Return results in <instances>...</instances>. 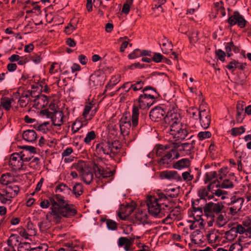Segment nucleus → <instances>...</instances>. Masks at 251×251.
Masks as SVG:
<instances>
[{
    "label": "nucleus",
    "instance_id": "6e6d98bb",
    "mask_svg": "<svg viewBox=\"0 0 251 251\" xmlns=\"http://www.w3.org/2000/svg\"><path fill=\"white\" fill-rule=\"evenodd\" d=\"M181 180L183 179L187 182L192 181L194 178V175L191 174V171H186L182 174Z\"/></svg>",
    "mask_w": 251,
    "mask_h": 251
},
{
    "label": "nucleus",
    "instance_id": "2f4dec72",
    "mask_svg": "<svg viewBox=\"0 0 251 251\" xmlns=\"http://www.w3.org/2000/svg\"><path fill=\"white\" fill-rule=\"evenodd\" d=\"M15 100L13 97L12 96L11 98L8 97H3L1 98L0 103L3 108L6 110L9 111L12 107V102Z\"/></svg>",
    "mask_w": 251,
    "mask_h": 251
},
{
    "label": "nucleus",
    "instance_id": "680f3d73",
    "mask_svg": "<svg viewBox=\"0 0 251 251\" xmlns=\"http://www.w3.org/2000/svg\"><path fill=\"white\" fill-rule=\"evenodd\" d=\"M245 128L242 126L238 128L234 127L231 129V133L233 136H236L243 133L245 132Z\"/></svg>",
    "mask_w": 251,
    "mask_h": 251
},
{
    "label": "nucleus",
    "instance_id": "c9c22d12",
    "mask_svg": "<svg viewBox=\"0 0 251 251\" xmlns=\"http://www.w3.org/2000/svg\"><path fill=\"white\" fill-rule=\"evenodd\" d=\"M72 168L76 170L79 173V175L83 172L86 168L85 163L82 160H78L72 164Z\"/></svg>",
    "mask_w": 251,
    "mask_h": 251
},
{
    "label": "nucleus",
    "instance_id": "338daca9",
    "mask_svg": "<svg viewBox=\"0 0 251 251\" xmlns=\"http://www.w3.org/2000/svg\"><path fill=\"white\" fill-rule=\"evenodd\" d=\"M106 225L108 228L110 230H114L117 228V224L116 222L112 220H107Z\"/></svg>",
    "mask_w": 251,
    "mask_h": 251
},
{
    "label": "nucleus",
    "instance_id": "4be33fe9",
    "mask_svg": "<svg viewBox=\"0 0 251 251\" xmlns=\"http://www.w3.org/2000/svg\"><path fill=\"white\" fill-rule=\"evenodd\" d=\"M94 170L96 177L100 179L109 177L113 176L114 174V171L104 170L97 165L94 166Z\"/></svg>",
    "mask_w": 251,
    "mask_h": 251
},
{
    "label": "nucleus",
    "instance_id": "79ce46f5",
    "mask_svg": "<svg viewBox=\"0 0 251 251\" xmlns=\"http://www.w3.org/2000/svg\"><path fill=\"white\" fill-rule=\"evenodd\" d=\"M194 208V219L197 222H199L201 220L200 222V224H202L203 220L201 218V216L202 215V208L200 207H198L197 208L193 207Z\"/></svg>",
    "mask_w": 251,
    "mask_h": 251
},
{
    "label": "nucleus",
    "instance_id": "5fc2aeb1",
    "mask_svg": "<svg viewBox=\"0 0 251 251\" xmlns=\"http://www.w3.org/2000/svg\"><path fill=\"white\" fill-rule=\"evenodd\" d=\"M83 126L82 122L79 120H75L72 124L71 131L72 134H75Z\"/></svg>",
    "mask_w": 251,
    "mask_h": 251
},
{
    "label": "nucleus",
    "instance_id": "b1692460",
    "mask_svg": "<svg viewBox=\"0 0 251 251\" xmlns=\"http://www.w3.org/2000/svg\"><path fill=\"white\" fill-rule=\"evenodd\" d=\"M134 208L130 205H126L121 207L118 216L122 220H126L133 212Z\"/></svg>",
    "mask_w": 251,
    "mask_h": 251
},
{
    "label": "nucleus",
    "instance_id": "4c0bfd02",
    "mask_svg": "<svg viewBox=\"0 0 251 251\" xmlns=\"http://www.w3.org/2000/svg\"><path fill=\"white\" fill-rule=\"evenodd\" d=\"M56 192L63 193L64 194H69L71 189L66 184L61 183L56 186Z\"/></svg>",
    "mask_w": 251,
    "mask_h": 251
},
{
    "label": "nucleus",
    "instance_id": "39448f33",
    "mask_svg": "<svg viewBox=\"0 0 251 251\" xmlns=\"http://www.w3.org/2000/svg\"><path fill=\"white\" fill-rule=\"evenodd\" d=\"M139 109L137 106H134L132 108L131 123L129 119L126 117H123L120 121V127L121 133L124 135L128 134L129 130L131 125L133 127L138 124Z\"/></svg>",
    "mask_w": 251,
    "mask_h": 251
},
{
    "label": "nucleus",
    "instance_id": "dca6fc26",
    "mask_svg": "<svg viewBox=\"0 0 251 251\" xmlns=\"http://www.w3.org/2000/svg\"><path fill=\"white\" fill-rule=\"evenodd\" d=\"M109 142H101L98 144L96 146V152L98 155L102 156L107 155L111 156Z\"/></svg>",
    "mask_w": 251,
    "mask_h": 251
},
{
    "label": "nucleus",
    "instance_id": "72a5a7b5",
    "mask_svg": "<svg viewBox=\"0 0 251 251\" xmlns=\"http://www.w3.org/2000/svg\"><path fill=\"white\" fill-rule=\"evenodd\" d=\"M205 238L209 243H214L219 241V235L217 231L211 230L206 234Z\"/></svg>",
    "mask_w": 251,
    "mask_h": 251
},
{
    "label": "nucleus",
    "instance_id": "0e129e2a",
    "mask_svg": "<svg viewBox=\"0 0 251 251\" xmlns=\"http://www.w3.org/2000/svg\"><path fill=\"white\" fill-rule=\"evenodd\" d=\"M235 48V46L233 43H226L225 45V50L227 53L228 57H230L232 53H231V50Z\"/></svg>",
    "mask_w": 251,
    "mask_h": 251
},
{
    "label": "nucleus",
    "instance_id": "09e8293b",
    "mask_svg": "<svg viewBox=\"0 0 251 251\" xmlns=\"http://www.w3.org/2000/svg\"><path fill=\"white\" fill-rule=\"evenodd\" d=\"M199 32L197 30L192 29L191 33L189 35L190 42L192 44L196 43L199 40Z\"/></svg>",
    "mask_w": 251,
    "mask_h": 251
},
{
    "label": "nucleus",
    "instance_id": "052dcab7",
    "mask_svg": "<svg viewBox=\"0 0 251 251\" xmlns=\"http://www.w3.org/2000/svg\"><path fill=\"white\" fill-rule=\"evenodd\" d=\"M10 182V177L9 175L3 174L2 175L0 178V182L3 185H9L11 183Z\"/></svg>",
    "mask_w": 251,
    "mask_h": 251
},
{
    "label": "nucleus",
    "instance_id": "0eeeda50",
    "mask_svg": "<svg viewBox=\"0 0 251 251\" xmlns=\"http://www.w3.org/2000/svg\"><path fill=\"white\" fill-rule=\"evenodd\" d=\"M19 192V188L15 184L7 186L5 188L0 191V202L5 204H10Z\"/></svg>",
    "mask_w": 251,
    "mask_h": 251
},
{
    "label": "nucleus",
    "instance_id": "7c9ffc66",
    "mask_svg": "<svg viewBox=\"0 0 251 251\" xmlns=\"http://www.w3.org/2000/svg\"><path fill=\"white\" fill-rule=\"evenodd\" d=\"M190 165V161L188 158H183L176 161L174 164V168L177 170H181L184 168L189 167Z\"/></svg>",
    "mask_w": 251,
    "mask_h": 251
},
{
    "label": "nucleus",
    "instance_id": "412c9836",
    "mask_svg": "<svg viewBox=\"0 0 251 251\" xmlns=\"http://www.w3.org/2000/svg\"><path fill=\"white\" fill-rule=\"evenodd\" d=\"M48 104V98L44 95H38L32 100V106L40 109L46 106Z\"/></svg>",
    "mask_w": 251,
    "mask_h": 251
},
{
    "label": "nucleus",
    "instance_id": "423d86ee",
    "mask_svg": "<svg viewBox=\"0 0 251 251\" xmlns=\"http://www.w3.org/2000/svg\"><path fill=\"white\" fill-rule=\"evenodd\" d=\"M224 208V205L220 203L209 202L206 203L203 208L205 216L207 217V223L208 226H212L215 221L214 213L219 214Z\"/></svg>",
    "mask_w": 251,
    "mask_h": 251
},
{
    "label": "nucleus",
    "instance_id": "2eb2a0df",
    "mask_svg": "<svg viewBox=\"0 0 251 251\" xmlns=\"http://www.w3.org/2000/svg\"><path fill=\"white\" fill-rule=\"evenodd\" d=\"M133 222L138 224L145 225L149 224L148 216L146 211H143L139 209H137L133 217Z\"/></svg>",
    "mask_w": 251,
    "mask_h": 251
},
{
    "label": "nucleus",
    "instance_id": "de8ad7c7",
    "mask_svg": "<svg viewBox=\"0 0 251 251\" xmlns=\"http://www.w3.org/2000/svg\"><path fill=\"white\" fill-rule=\"evenodd\" d=\"M237 236V234L232 227L229 230L225 233V237L228 241H233Z\"/></svg>",
    "mask_w": 251,
    "mask_h": 251
},
{
    "label": "nucleus",
    "instance_id": "58836bf2",
    "mask_svg": "<svg viewBox=\"0 0 251 251\" xmlns=\"http://www.w3.org/2000/svg\"><path fill=\"white\" fill-rule=\"evenodd\" d=\"M173 49L172 43L165 38L163 40L162 50L164 53L168 54Z\"/></svg>",
    "mask_w": 251,
    "mask_h": 251
},
{
    "label": "nucleus",
    "instance_id": "ddd939ff",
    "mask_svg": "<svg viewBox=\"0 0 251 251\" xmlns=\"http://www.w3.org/2000/svg\"><path fill=\"white\" fill-rule=\"evenodd\" d=\"M135 239L134 236L130 237L129 238L120 237L118 239V246L119 247H124L125 251H132L133 250L132 246Z\"/></svg>",
    "mask_w": 251,
    "mask_h": 251
},
{
    "label": "nucleus",
    "instance_id": "a19ab883",
    "mask_svg": "<svg viewBox=\"0 0 251 251\" xmlns=\"http://www.w3.org/2000/svg\"><path fill=\"white\" fill-rule=\"evenodd\" d=\"M226 219L224 215L222 214H219L216 219H215L214 223L217 226L221 227L224 226L226 223Z\"/></svg>",
    "mask_w": 251,
    "mask_h": 251
},
{
    "label": "nucleus",
    "instance_id": "aec40b11",
    "mask_svg": "<svg viewBox=\"0 0 251 251\" xmlns=\"http://www.w3.org/2000/svg\"><path fill=\"white\" fill-rule=\"evenodd\" d=\"M160 177L162 179L175 180L177 181H181V176L175 171H164L160 173Z\"/></svg>",
    "mask_w": 251,
    "mask_h": 251
},
{
    "label": "nucleus",
    "instance_id": "a18cd8bd",
    "mask_svg": "<svg viewBox=\"0 0 251 251\" xmlns=\"http://www.w3.org/2000/svg\"><path fill=\"white\" fill-rule=\"evenodd\" d=\"M217 176L216 171H211L206 172L204 176V182L205 184L208 183L212 181V179L215 178Z\"/></svg>",
    "mask_w": 251,
    "mask_h": 251
},
{
    "label": "nucleus",
    "instance_id": "4468645a",
    "mask_svg": "<svg viewBox=\"0 0 251 251\" xmlns=\"http://www.w3.org/2000/svg\"><path fill=\"white\" fill-rule=\"evenodd\" d=\"M227 21L231 26L237 24L241 28L244 27L246 24V21L238 11H235L233 14L229 17Z\"/></svg>",
    "mask_w": 251,
    "mask_h": 251
},
{
    "label": "nucleus",
    "instance_id": "9b49d317",
    "mask_svg": "<svg viewBox=\"0 0 251 251\" xmlns=\"http://www.w3.org/2000/svg\"><path fill=\"white\" fill-rule=\"evenodd\" d=\"M168 106L165 107H156L152 109L150 113V119L154 122H158L164 119L168 113V111H173L170 110Z\"/></svg>",
    "mask_w": 251,
    "mask_h": 251
},
{
    "label": "nucleus",
    "instance_id": "6ab92c4d",
    "mask_svg": "<svg viewBox=\"0 0 251 251\" xmlns=\"http://www.w3.org/2000/svg\"><path fill=\"white\" fill-rule=\"evenodd\" d=\"M144 81L142 80H138L134 81L132 83L130 82H126L121 86V88H125L126 86H129L128 89L125 90L126 92H129L130 91H133L134 92H136L140 90L142 92V90L144 89Z\"/></svg>",
    "mask_w": 251,
    "mask_h": 251
},
{
    "label": "nucleus",
    "instance_id": "ea45409f",
    "mask_svg": "<svg viewBox=\"0 0 251 251\" xmlns=\"http://www.w3.org/2000/svg\"><path fill=\"white\" fill-rule=\"evenodd\" d=\"M233 227L236 232L237 234H244L243 235L247 237V239H246V240H247V242L251 241L250 238L249 237L248 233H247L245 227H244L242 225L238 224Z\"/></svg>",
    "mask_w": 251,
    "mask_h": 251
},
{
    "label": "nucleus",
    "instance_id": "a211bd4d",
    "mask_svg": "<svg viewBox=\"0 0 251 251\" xmlns=\"http://www.w3.org/2000/svg\"><path fill=\"white\" fill-rule=\"evenodd\" d=\"M244 201L243 198H234L232 200L230 207H229V214L232 215H235L241 209Z\"/></svg>",
    "mask_w": 251,
    "mask_h": 251
},
{
    "label": "nucleus",
    "instance_id": "8fccbe9b",
    "mask_svg": "<svg viewBox=\"0 0 251 251\" xmlns=\"http://www.w3.org/2000/svg\"><path fill=\"white\" fill-rule=\"evenodd\" d=\"M73 192L77 197L83 193V186L80 183H76L73 187Z\"/></svg>",
    "mask_w": 251,
    "mask_h": 251
},
{
    "label": "nucleus",
    "instance_id": "e433bc0d",
    "mask_svg": "<svg viewBox=\"0 0 251 251\" xmlns=\"http://www.w3.org/2000/svg\"><path fill=\"white\" fill-rule=\"evenodd\" d=\"M93 106V105L91 103H89L85 106L82 115L85 121L90 120L94 116V115L92 114L89 116L88 115L92 109Z\"/></svg>",
    "mask_w": 251,
    "mask_h": 251
},
{
    "label": "nucleus",
    "instance_id": "393cba45",
    "mask_svg": "<svg viewBox=\"0 0 251 251\" xmlns=\"http://www.w3.org/2000/svg\"><path fill=\"white\" fill-rule=\"evenodd\" d=\"M195 142L192 141L190 143H184L178 146V151L183 155H189L194 148Z\"/></svg>",
    "mask_w": 251,
    "mask_h": 251
},
{
    "label": "nucleus",
    "instance_id": "49530a36",
    "mask_svg": "<svg viewBox=\"0 0 251 251\" xmlns=\"http://www.w3.org/2000/svg\"><path fill=\"white\" fill-rule=\"evenodd\" d=\"M209 192L210 191L208 187L207 188L201 187L198 191V195L201 199H205L206 197H207V199L210 200L211 198L208 196Z\"/></svg>",
    "mask_w": 251,
    "mask_h": 251
},
{
    "label": "nucleus",
    "instance_id": "f704fd0d",
    "mask_svg": "<svg viewBox=\"0 0 251 251\" xmlns=\"http://www.w3.org/2000/svg\"><path fill=\"white\" fill-rule=\"evenodd\" d=\"M173 160V154L171 151H169L168 152L163 155L162 157L158 160V162L160 165L169 164L170 162Z\"/></svg>",
    "mask_w": 251,
    "mask_h": 251
},
{
    "label": "nucleus",
    "instance_id": "13d9d810",
    "mask_svg": "<svg viewBox=\"0 0 251 251\" xmlns=\"http://www.w3.org/2000/svg\"><path fill=\"white\" fill-rule=\"evenodd\" d=\"M207 187H208L210 192H212L213 190H215L218 188L221 187V184L217 179H214L209 182Z\"/></svg>",
    "mask_w": 251,
    "mask_h": 251
},
{
    "label": "nucleus",
    "instance_id": "f3484780",
    "mask_svg": "<svg viewBox=\"0 0 251 251\" xmlns=\"http://www.w3.org/2000/svg\"><path fill=\"white\" fill-rule=\"evenodd\" d=\"M247 237L242 235L240 237L241 244L235 243L232 244L229 249V251H245V248L248 247L250 245L251 241L248 242Z\"/></svg>",
    "mask_w": 251,
    "mask_h": 251
},
{
    "label": "nucleus",
    "instance_id": "cd10ccee",
    "mask_svg": "<svg viewBox=\"0 0 251 251\" xmlns=\"http://www.w3.org/2000/svg\"><path fill=\"white\" fill-rule=\"evenodd\" d=\"M37 135L33 130L28 129L24 131L23 133V139L29 142H33L36 140Z\"/></svg>",
    "mask_w": 251,
    "mask_h": 251
},
{
    "label": "nucleus",
    "instance_id": "69168bd1",
    "mask_svg": "<svg viewBox=\"0 0 251 251\" xmlns=\"http://www.w3.org/2000/svg\"><path fill=\"white\" fill-rule=\"evenodd\" d=\"M31 244L27 242H22L20 241V245L19 246V251H29Z\"/></svg>",
    "mask_w": 251,
    "mask_h": 251
},
{
    "label": "nucleus",
    "instance_id": "603ef678",
    "mask_svg": "<svg viewBox=\"0 0 251 251\" xmlns=\"http://www.w3.org/2000/svg\"><path fill=\"white\" fill-rule=\"evenodd\" d=\"M96 135L94 131H89L87 133L84 139V142L86 144L89 145L92 140L96 138Z\"/></svg>",
    "mask_w": 251,
    "mask_h": 251
},
{
    "label": "nucleus",
    "instance_id": "c85d7f7f",
    "mask_svg": "<svg viewBox=\"0 0 251 251\" xmlns=\"http://www.w3.org/2000/svg\"><path fill=\"white\" fill-rule=\"evenodd\" d=\"M235 180V176L233 174H230L229 176L226 177L223 182L220 183L221 187L225 189L232 188L234 187L233 181Z\"/></svg>",
    "mask_w": 251,
    "mask_h": 251
},
{
    "label": "nucleus",
    "instance_id": "7ed1b4c3",
    "mask_svg": "<svg viewBox=\"0 0 251 251\" xmlns=\"http://www.w3.org/2000/svg\"><path fill=\"white\" fill-rule=\"evenodd\" d=\"M158 198L154 196H150L147 200V205L149 214L155 218H161L169 215L173 211L171 207L162 203L163 197L159 195Z\"/></svg>",
    "mask_w": 251,
    "mask_h": 251
},
{
    "label": "nucleus",
    "instance_id": "f8f14e48",
    "mask_svg": "<svg viewBox=\"0 0 251 251\" xmlns=\"http://www.w3.org/2000/svg\"><path fill=\"white\" fill-rule=\"evenodd\" d=\"M20 239L18 235L11 234L6 241L7 246L4 247V251H19Z\"/></svg>",
    "mask_w": 251,
    "mask_h": 251
},
{
    "label": "nucleus",
    "instance_id": "473e14b6",
    "mask_svg": "<svg viewBox=\"0 0 251 251\" xmlns=\"http://www.w3.org/2000/svg\"><path fill=\"white\" fill-rule=\"evenodd\" d=\"M214 10L217 12V14L222 17L226 15V10L224 6V2L223 1H220L214 3Z\"/></svg>",
    "mask_w": 251,
    "mask_h": 251
},
{
    "label": "nucleus",
    "instance_id": "1a4fd4ad",
    "mask_svg": "<svg viewBox=\"0 0 251 251\" xmlns=\"http://www.w3.org/2000/svg\"><path fill=\"white\" fill-rule=\"evenodd\" d=\"M26 151H21L20 153H13L11 154L9 164L15 170H19L22 169L24 162L30 161L29 157L26 156Z\"/></svg>",
    "mask_w": 251,
    "mask_h": 251
},
{
    "label": "nucleus",
    "instance_id": "4d7b16f0",
    "mask_svg": "<svg viewBox=\"0 0 251 251\" xmlns=\"http://www.w3.org/2000/svg\"><path fill=\"white\" fill-rule=\"evenodd\" d=\"M211 193L212 194L215 195L217 197H221V199L222 200L225 199L226 195H227V192L221 189L220 187L218 188L215 190H213Z\"/></svg>",
    "mask_w": 251,
    "mask_h": 251
},
{
    "label": "nucleus",
    "instance_id": "9d476101",
    "mask_svg": "<svg viewBox=\"0 0 251 251\" xmlns=\"http://www.w3.org/2000/svg\"><path fill=\"white\" fill-rule=\"evenodd\" d=\"M209 109L205 104H201L199 108V116L201 126L206 129L207 128L211 123V116L209 114Z\"/></svg>",
    "mask_w": 251,
    "mask_h": 251
},
{
    "label": "nucleus",
    "instance_id": "774afa93",
    "mask_svg": "<svg viewBox=\"0 0 251 251\" xmlns=\"http://www.w3.org/2000/svg\"><path fill=\"white\" fill-rule=\"evenodd\" d=\"M17 232H18L20 236H21L22 237L25 239H28V237L30 236L29 234L28 233L27 231L26 230V229L24 228H18L17 229Z\"/></svg>",
    "mask_w": 251,
    "mask_h": 251
},
{
    "label": "nucleus",
    "instance_id": "bb28decb",
    "mask_svg": "<svg viewBox=\"0 0 251 251\" xmlns=\"http://www.w3.org/2000/svg\"><path fill=\"white\" fill-rule=\"evenodd\" d=\"M179 192L178 188H167L164 190L165 194H162L160 195L163 197V199L167 197L174 198L177 197Z\"/></svg>",
    "mask_w": 251,
    "mask_h": 251
},
{
    "label": "nucleus",
    "instance_id": "a878e982",
    "mask_svg": "<svg viewBox=\"0 0 251 251\" xmlns=\"http://www.w3.org/2000/svg\"><path fill=\"white\" fill-rule=\"evenodd\" d=\"M191 240L194 244L201 245L204 243L206 238L203 236L201 232L197 229L193 232L191 235Z\"/></svg>",
    "mask_w": 251,
    "mask_h": 251
},
{
    "label": "nucleus",
    "instance_id": "c03bdc74",
    "mask_svg": "<svg viewBox=\"0 0 251 251\" xmlns=\"http://www.w3.org/2000/svg\"><path fill=\"white\" fill-rule=\"evenodd\" d=\"M109 144L110 146V151H111V155L112 154H115L116 153H117L119 151L120 149L121 148V145L119 143L118 141H114L113 142H110Z\"/></svg>",
    "mask_w": 251,
    "mask_h": 251
},
{
    "label": "nucleus",
    "instance_id": "3c124183",
    "mask_svg": "<svg viewBox=\"0 0 251 251\" xmlns=\"http://www.w3.org/2000/svg\"><path fill=\"white\" fill-rule=\"evenodd\" d=\"M26 230L29 234L30 236H34L36 234V230L35 226L30 221L27 222L26 226Z\"/></svg>",
    "mask_w": 251,
    "mask_h": 251
},
{
    "label": "nucleus",
    "instance_id": "f257e3e1",
    "mask_svg": "<svg viewBox=\"0 0 251 251\" xmlns=\"http://www.w3.org/2000/svg\"><path fill=\"white\" fill-rule=\"evenodd\" d=\"M50 205V211L46 215V219L53 224L61 223L63 217L71 218L76 214V210L73 206L69 204L64 197L58 194L52 195L40 203V207L43 209H47Z\"/></svg>",
    "mask_w": 251,
    "mask_h": 251
},
{
    "label": "nucleus",
    "instance_id": "5701e85b",
    "mask_svg": "<svg viewBox=\"0 0 251 251\" xmlns=\"http://www.w3.org/2000/svg\"><path fill=\"white\" fill-rule=\"evenodd\" d=\"M64 115L61 111H55L51 117V120L54 126H60L64 122Z\"/></svg>",
    "mask_w": 251,
    "mask_h": 251
},
{
    "label": "nucleus",
    "instance_id": "bf43d9fd",
    "mask_svg": "<svg viewBox=\"0 0 251 251\" xmlns=\"http://www.w3.org/2000/svg\"><path fill=\"white\" fill-rule=\"evenodd\" d=\"M197 136L200 140H203L210 138L211 133L209 131H201L199 132Z\"/></svg>",
    "mask_w": 251,
    "mask_h": 251
},
{
    "label": "nucleus",
    "instance_id": "37998d69",
    "mask_svg": "<svg viewBox=\"0 0 251 251\" xmlns=\"http://www.w3.org/2000/svg\"><path fill=\"white\" fill-rule=\"evenodd\" d=\"M242 225L246 230L247 233L249 234V237H251V219L250 217H247L242 222Z\"/></svg>",
    "mask_w": 251,
    "mask_h": 251
},
{
    "label": "nucleus",
    "instance_id": "864d4df0",
    "mask_svg": "<svg viewBox=\"0 0 251 251\" xmlns=\"http://www.w3.org/2000/svg\"><path fill=\"white\" fill-rule=\"evenodd\" d=\"M167 149L168 147L166 146L159 145L156 149V155L158 156H162L166 153V152L169 151H167Z\"/></svg>",
    "mask_w": 251,
    "mask_h": 251
},
{
    "label": "nucleus",
    "instance_id": "c756f323",
    "mask_svg": "<svg viewBox=\"0 0 251 251\" xmlns=\"http://www.w3.org/2000/svg\"><path fill=\"white\" fill-rule=\"evenodd\" d=\"M80 176L82 180L86 184H89L93 179V174L88 169H85L83 172H82Z\"/></svg>",
    "mask_w": 251,
    "mask_h": 251
},
{
    "label": "nucleus",
    "instance_id": "6e6552de",
    "mask_svg": "<svg viewBox=\"0 0 251 251\" xmlns=\"http://www.w3.org/2000/svg\"><path fill=\"white\" fill-rule=\"evenodd\" d=\"M12 97L15 100H18V102L21 107L32 106V100H30L31 92L29 90L20 87L12 93Z\"/></svg>",
    "mask_w": 251,
    "mask_h": 251
},
{
    "label": "nucleus",
    "instance_id": "e2e57ef3",
    "mask_svg": "<svg viewBox=\"0 0 251 251\" xmlns=\"http://www.w3.org/2000/svg\"><path fill=\"white\" fill-rule=\"evenodd\" d=\"M141 56V50L138 49L134 50L132 52L128 55L129 59H134Z\"/></svg>",
    "mask_w": 251,
    "mask_h": 251
},
{
    "label": "nucleus",
    "instance_id": "f03ea898",
    "mask_svg": "<svg viewBox=\"0 0 251 251\" xmlns=\"http://www.w3.org/2000/svg\"><path fill=\"white\" fill-rule=\"evenodd\" d=\"M180 121V115L175 111H168L165 118V123L170 126V134L176 141L184 140L187 137H193L189 135L186 125H183Z\"/></svg>",
    "mask_w": 251,
    "mask_h": 251
},
{
    "label": "nucleus",
    "instance_id": "20e7f679",
    "mask_svg": "<svg viewBox=\"0 0 251 251\" xmlns=\"http://www.w3.org/2000/svg\"><path fill=\"white\" fill-rule=\"evenodd\" d=\"M142 93L139 96L138 101L139 107L143 109H149L160 97L156 89L150 86L144 87Z\"/></svg>",
    "mask_w": 251,
    "mask_h": 251
}]
</instances>
